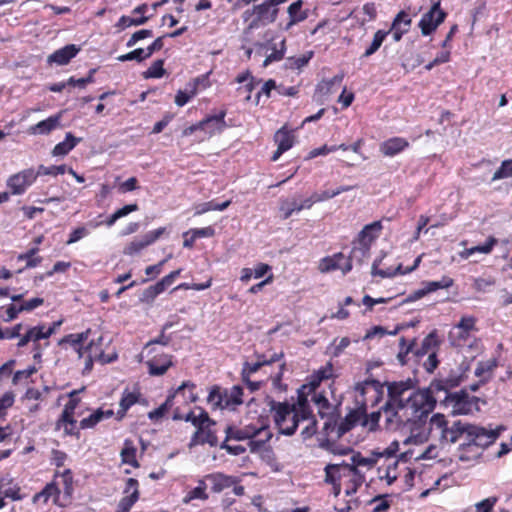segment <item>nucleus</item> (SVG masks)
Returning a JSON list of instances; mask_svg holds the SVG:
<instances>
[{"instance_id":"obj_39","label":"nucleus","mask_w":512,"mask_h":512,"mask_svg":"<svg viewBox=\"0 0 512 512\" xmlns=\"http://www.w3.org/2000/svg\"><path fill=\"white\" fill-rule=\"evenodd\" d=\"M378 458L379 457L374 454L372 457H364L360 452H354L350 458L351 463H348V467L358 471H363V468L371 470L377 464Z\"/></svg>"},{"instance_id":"obj_19","label":"nucleus","mask_w":512,"mask_h":512,"mask_svg":"<svg viewBox=\"0 0 512 512\" xmlns=\"http://www.w3.org/2000/svg\"><path fill=\"white\" fill-rule=\"evenodd\" d=\"M226 110H221L215 115H211L200 121L197 125H192L184 130L185 135H191L194 131L201 129L206 133L212 135L215 132H220L225 126Z\"/></svg>"},{"instance_id":"obj_45","label":"nucleus","mask_w":512,"mask_h":512,"mask_svg":"<svg viewBox=\"0 0 512 512\" xmlns=\"http://www.w3.org/2000/svg\"><path fill=\"white\" fill-rule=\"evenodd\" d=\"M80 140V138H76L72 133L68 132L65 139L54 147L52 151L53 156H65Z\"/></svg>"},{"instance_id":"obj_8","label":"nucleus","mask_w":512,"mask_h":512,"mask_svg":"<svg viewBox=\"0 0 512 512\" xmlns=\"http://www.w3.org/2000/svg\"><path fill=\"white\" fill-rule=\"evenodd\" d=\"M355 404L366 411L379 405L384 397V385L375 379H367L355 385Z\"/></svg>"},{"instance_id":"obj_48","label":"nucleus","mask_w":512,"mask_h":512,"mask_svg":"<svg viewBox=\"0 0 512 512\" xmlns=\"http://www.w3.org/2000/svg\"><path fill=\"white\" fill-rule=\"evenodd\" d=\"M280 217L284 220L292 216L294 212H300L298 200L296 198H283L279 202Z\"/></svg>"},{"instance_id":"obj_37","label":"nucleus","mask_w":512,"mask_h":512,"mask_svg":"<svg viewBox=\"0 0 512 512\" xmlns=\"http://www.w3.org/2000/svg\"><path fill=\"white\" fill-rule=\"evenodd\" d=\"M408 145L409 143L404 138L394 137L381 144V151L387 157H394L408 147Z\"/></svg>"},{"instance_id":"obj_6","label":"nucleus","mask_w":512,"mask_h":512,"mask_svg":"<svg viewBox=\"0 0 512 512\" xmlns=\"http://www.w3.org/2000/svg\"><path fill=\"white\" fill-rule=\"evenodd\" d=\"M430 433L437 436L442 444H452L462 435L467 436L468 425L461 421H454L451 425L443 414H435L430 419Z\"/></svg>"},{"instance_id":"obj_28","label":"nucleus","mask_w":512,"mask_h":512,"mask_svg":"<svg viewBox=\"0 0 512 512\" xmlns=\"http://www.w3.org/2000/svg\"><path fill=\"white\" fill-rule=\"evenodd\" d=\"M442 344L438 331L432 330L421 342V345L415 349L414 356L418 359L432 352H438Z\"/></svg>"},{"instance_id":"obj_16","label":"nucleus","mask_w":512,"mask_h":512,"mask_svg":"<svg viewBox=\"0 0 512 512\" xmlns=\"http://www.w3.org/2000/svg\"><path fill=\"white\" fill-rule=\"evenodd\" d=\"M446 16L447 13L440 7V1L434 3L430 10L422 15L419 21L422 35L428 36L434 32L444 22Z\"/></svg>"},{"instance_id":"obj_62","label":"nucleus","mask_w":512,"mask_h":512,"mask_svg":"<svg viewBox=\"0 0 512 512\" xmlns=\"http://www.w3.org/2000/svg\"><path fill=\"white\" fill-rule=\"evenodd\" d=\"M208 499H209L208 492L203 491L199 487H195L186 493V495L183 498V503L188 504L193 500L206 501Z\"/></svg>"},{"instance_id":"obj_50","label":"nucleus","mask_w":512,"mask_h":512,"mask_svg":"<svg viewBox=\"0 0 512 512\" xmlns=\"http://www.w3.org/2000/svg\"><path fill=\"white\" fill-rule=\"evenodd\" d=\"M39 248L33 247L27 250L25 253H21L17 256L19 262L25 261L24 268H35L42 262V257L38 256Z\"/></svg>"},{"instance_id":"obj_13","label":"nucleus","mask_w":512,"mask_h":512,"mask_svg":"<svg viewBox=\"0 0 512 512\" xmlns=\"http://www.w3.org/2000/svg\"><path fill=\"white\" fill-rule=\"evenodd\" d=\"M334 377V367L331 362H327L324 366H321L318 370H315L307 379V382L303 384L297 391L302 396L308 398L311 392L317 390L320 384Z\"/></svg>"},{"instance_id":"obj_4","label":"nucleus","mask_w":512,"mask_h":512,"mask_svg":"<svg viewBox=\"0 0 512 512\" xmlns=\"http://www.w3.org/2000/svg\"><path fill=\"white\" fill-rule=\"evenodd\" d=\"M355 426L352 422L347 421V417L340 421V423H332V417L324 424L325 438L321 439L320 447L335 455H347L352 450L346 445L340 443L338 440L350 431Z\"/></svg>"},{"instance_id":"obj_47","label":"nucleus","mask_w":512,"mask_h":512,"mask_svg":"<svg viewBox=\"0 0 512 512\" xmlns=\"http://www.w3.org/2000/svg\"><path fill=\"white\" fill-rule=\"evenodd\" d=\"M216 422L213 420V423H207L206 426H204L202 432L199 433V436L193 435V440H196L200 443H207L212 447H215L218 445V438L216 436L215 431L212 429L213 426H215Z\"/></svg>"},{"instance_id":"obj_9","label":"nucleus","mask_w":512,"mask_h":512,"mask_svg":"<svg viewBox=\"0 0 512 512\" xmlns=\"http://www.w3.org/2000/svg\"><path fill=\"white\" fill-rule=\"evenodd\" d=\"M398 450V443L393 442L383 452H374L377 457H386L384 463L377 469L378 477L380 480H385L388 485H392L400 476L402 472V462L404 454L401 455V459H394V454Z\"/></svg>"},{"instance_id":"obj_33","label":"nucleus","mask_w":512,"mask_h":512,"mask_svg":"<svg viewBox=\"0 0 512 512\" xmlns=\"http://www.w3.org/2000/svg\"><path fill=\"white\" fill-rule=\"evenodd\" d=\"M114 416V411L112 409L104 410L103 408H98L94 410L88 417L83 418L79 422V428L82 430L94 428L98 423L105 419H109Z\"/></svg>"},{"instance_id":"obj_53","label":"nucleus","mask_w":512,"mask_h":512,"mask_svg":"<svg viewBox=\"0 0 512 512\" xmlns=\"http://www.w3.org/2000/svg\"><path fill=\"white\" fill-rule=\"evenodd\" d=\"M149 18V16H138L132 14L131 16L123 15L119 18L118 22L116 23V27L124 30L131 26H140L145 24L149 20Z\"/></svg>"},{"instance_id":"obj_23","label":"nucleus","mask_w":512,"mask_h":512,"mask_svg":"<svg viewBox=\"0 0 512 512\" xmlns=\"http://www.w3.org/2000/svg\"><path fill=\"white\" fill-rule=\"evenodd\" d=\"M55 430H63L64 436H73L77 439L80 437L79 424L75 419V413L62 411L61 415L55 422Z\"/></svg>"},{"instance_id":"obj_12","label":"nucleus","mask_w":512,"mask_h":512,"mask_svg":"<svg viewBox=\"0 0 512 512\" xmlns=\"http://www.w3.org/2000/svg\"><path fill=\"white\" fill-rule=\"evenodd\" d=\"M172 418L176 421L184 420L185 422H190L196 428L195 436H199V433L202 432L207 423H213L208 412L199 406H196L188 413H182L180 408L177 407L174 409Z\"/></svg>"},{"instance_id":"obj_51","label":"nucleus","mask_w":512,"mask_h":512,"mask_svg":"<svg viewBox=\"0 0 512 512\" xmlns=\"http://www.w3.org/2000/svg\"><path fill=\"white\" fill-rule=\"evenodd\" d=\"M311 400L315 403L318 408V414L324 418L331 413L332 405L323 393H317L316 390L311 392Z\"/></svg>"},{"instance_id":"obj_44","label":"nucleus","mask_w":512,"mask_h":512,"mask_svg":"<svg viewBox=\"0 0 512 512\" xmlns=\"http://www.w3.org/2000/svg\"><path fill=\"white\" fill-rule=\"evenodd\" d=\"M12 302H19V309L22 312H31L39 306L43 305L44 299L41 297H34L29 300L24 299V294H16L10 296Z\"/></svg>"},{"instance_id":"obj_21","label":"nucleus","mask_w":512,"mask_h":512,"mask_svg":"<svg viewBox=\"0 0 512 512\" xmlns=\"http://www.w3.org/2000/svg\"><path fill=\"white\" fill-rule=\"evenodd\" d=\"M446 399L450 401L453 407V411L457 414H469L472 412L473 407L476 405L478 398L470 396L466 391L461 390L459 392L449 394Z\"/></svg>"},{"instance_id":"obj_17","label":"nucleus","mask_w":512,"mask_h":512,"mask_svg":"<svg viewBox=\"0 0 512 512\" xmlns=\"http://www.w3.org/2000/svg\"><path fill=\"white\" fill-rule=\"evenodd\" d=\"M476 318L464 316L449 333V339L454 346H463L470 337L472 331L476 330Z\"/></svg>"},{"instance_id":"obj_55","label":"nucleus","mask_w":512,"mask_h":512,"mask_svg":"<svg viewBox=\"0 0 512 512\" xmlns=\"http://www.w3.org/2000/svg\"><path fill=\"white\" fill-rule=\"evenodd\" d=\"M390 33V31L385 30H378L373 37V40L369 47L365 50L362 57L368 58L372 56L374 53L378 51V49L381 47L382 43L386 39L387 35Z\"/></svg>"},{"instance_id":"obj_18","label":"nucleus","mask_w":512,"mask_h":512,"mask_svg":"<svg viewBox=\"0 0 512 512\" xmlns=\"http://www.w3.org/2000/svg\"><path fill=\"white\" fill-rule=\"evenodd\" d=\"M38 172L33 169H26L9 177L7 187L10 194L21 195L28 187H30L37 179Z\"/></svg>"},{"instance_id":"obj_38","label":"nucleus","mask_w":512,"mask_h":512,"mask_svg":"<svg viewBox=\"0 0 512 512\" xmlns=\"http://www.w3.org/2000/svg\"><path fill=\"white\" fill-rule=\"evenodd\" d=\"M61 117L62 113L60 112L58 114L48 117L45 120L38 122L36 125L31 127L32 133L40 135L50 133L52 130L56 129L60 125Z\"/></svg>"},{"instance_id":"obj_15","label":"nucleus","mask_w":512,"mask_h":512,"mask_svg":"<svg viewBox=\"0 0 512 512\" xmlns=\"http://www.w3.org/2000/svg\"><path fill=\"white\" fill-rule=\"evenodd\" d=\"M166 232L165 227H159L155 230L149 231L141 237L134 238L127 243L123 248V254L127 256H135L143 251L148 246L156 242Z\"/></svg>"},{"instance_id":"obj_22","label":"nucleus","mask_w":512,"mask_h":512,"mask_svg":"<svg viewBox=\"0 0 512 512\" xmlns=\"http://www.w3.org/2000/svg\"><path fill=\"white\" fill-rule=\"evenodd\" d=\"M123 493L125 494L118 503L116 512H129L140 496L139 482L135 478L126 480Z\"/></svg>"},{"instance_id":"obj_43","label":"nucleus","mask_w":512,"mask_h":512,"mask_svg":"<svg viewBox=\"0 0 512 512\" xmlns=\"http://www.w3.org/2000/svg\"><path fill=\"white\" fill-rule=\"evenodd\" d=\"M224 406L234 408L243 403V388L239 385L233 386L231 389H223Z\"/></svg>"},{"instance_id":"obj_25","label":"nucleus","mask_w":512,"mask_h":512,"mask_svg":"<svg viewBox=\"0 0 512 512\" xmlns=\"http://www.w3.org/2000/svg\"><path fill=\"white\" fill-rule=\"evenodd\" d=\"M206 479L209 480L210 489L213 493H221L225 489L231 488L233 485L239 483L237 477L226 475L222 472L206 474Z\"/></svg>"},{"instance_id":"obj_41","label":"nucleus","mask_w":512,"mask_h":512,"mask_svg":"<svg viewBox=\"0 0 512 512\" xmlns=\"http://www.w3.org/2000/svg\"><path fill=\"white\" fill-rule=\"evenodd\" d=\"M358 147H359L358 143L351 146V148L354 151H357ZM349 148H350V146H347L345 144H341L339 146L325 144L321 147L314 148V149L310 150L308 155L304 158V160H311V159L319 157V156H327V155H329V153L334 152L339 149L346 151Z\"/></svg>"},{"instance_id":"obj_24","label":"nucleus","mask_w":512,"mask_h":512,"mask_svg":"<svg viewBox=\"0 0 512 512\" xmlns=\"http://www.w3.org/2000/svg\"><path fill=\"white\" fill-rule=\"evenodd\" d=\"M353 265L351 260H346L344 255L339 252L333 256H327L320 262V270L322 272H329L336 269H340L343 274H347L352 270Z\"/></svg>"},{"instance_id":"obj_52","label":"nucleus","mask_w":512,"mask_h":512,"mask_svg":"<svg viewBox=\"0 0 512 512\" xmlns=\"http://www.w3.org/2000/svg\"><path fill=\"white\" fill-rule=\"evenodd\" d=\"M231 203H232L231 200H227L223 203H216L215 200L204 202V203H201V204H198L195 206L194 215H196V216L202 215V214L212 211V210L223 211V210L227 209Z\"/></svg>"},{"instance_id":"obj_54","label":"nucleus","mask_w":512,"mask_h":512,"mask_svg":"<svg viewBox=\"0 0 512 512\" xmlns=\"http://www.w3.org/2000/svg\"><path fill=\"white\" fill-rule=\"evenodd\" d=\"M369 256L370 248L367 247V244L360 245L354 242L351 253L346 260H351V263L356 261L358 264H362Z\"/></svg>"},{"instance_id":"obj_3","label":"nucleus","mask_w":512,"mask_h":512,"mask_svg":"<svg viewBox=\"0 0 512 512\" xmlns=\"http://www.w3.org/2000/svg\"><path fill=\"white\" fill-rule=\"evenodd\" d=\"M226 440H248L247 446L252 453H258L265 449L273 434L269 426L260 424H248L244 427L228 425L225 429Z\"/></svg>"},{"instance_id":"obj_42","label":"nucleus","mask_w":512,"mask_h":512,"mask_svg":"<svg viewBox=\"0 0 512 512\" xmlns=\"http://www.w3.org/2000/svg\"><path fill=\"white\" fill-rule=\"evenodd\" d=\"M54 480L62 486V492L71 497L74 491L73 487V473L71 469H65L63 472L56 471L54 474Z\"/></svg>"},{"instance_id":"obj_59","label":"nucleus","mask_w":512,"mask_h":512,"mask_svg":"<svg viewBox=\"0 0 512 512\" xmlns=\"http://www.w3.org/2000/svg\"><path fill=\"white\" fill-rule=\"evenodd\" d=\"M388 494L377 495L369 501V504L374 505L371 512H387L391 507V501Z\"/></svg>"},{"instance_id":"obj_14","label":"nucleus","mask_w":512,"mask_h":512,"mask_svg":"<svg viewBox=\"0 0 512 512\" xmlns=\"http://www.w3.org/2000/svg\"><path fill=\"white\" fill-rule=\"evenodd\" d=\"M348 463H329L324 467V483L331 486V494L338 497L342 491V481L345 477Z\"/></svg>"},{"instance_id":"obj_61","label":"nucleus","mask_w":512,"mask_h":512,"mask_svg":"<svg viewBox=\"0 0 512 512\" xmlns=\"http://www.w3.org/2000/svg\"><path fill=\"white\" fill-rule=\"evenodd\" d=\"M343 80V75H335L333 78L329 80H323L316 87V92L322 95H327L331 93V89L334 85L340 84Z\"/></svg>"},{"instance_id":"obj_29","label":"nucleus","mask_w":512,"mask_h":512,"mask_svg":"<svg viewBox=\"0 0 512 512\" xmlns=\"http://www.w3.org/2000/svg\"><path fill=\"white\" fill-rule=\"evenodd\" d=\"M344 492L346 496L355 494L362 484L365 482V475L363 471L354 470L347 466L345 477L343 478Z\"/></svg>"},{"instance_id":"obj_36","label":"nucleus","mask_w":512,"mask_h":512,"mask_svg":"<svg viewBox=\"0 0 512 512\" xmlns=\"http://www.w3.org/2000/svg\"><path fill=\"white\" fill-rule=\"evenodd\" d=\"M120 457L123 464H128L134 468L140 467V463L137 460V448L134 445L133 440L129 438L124 440Z\"/></svg>"},{"instance_id":"obj_27","label":"nucleus","mask_w":512,"mask_h":512,"mask_svg":"<svg viewBox=\"0 0 512 512\" xmlns=\"http://www.w3.org/2000/svg\"><path fill=\"white\" fill-rule=\"evenodd\" d=\"M274 141L277 144V150L274 152L271 160H277L284 152L292 148L295 142L294 131H289L282 127L275 133Z\"/></svg>"},{"instance_id":"obj_35","label":"nucleus","mask_w":512,"mask_h":512,"mask_svg":"<svg viewBox=\"0 0 512 512\" xmlns=\"http://www.w3.org/2000/svg\"><path fill=\"white\" fill-rule=\"evenodd\" d=\"M255 11L257 20H261L262 26H265L275 22L279 9L272 7V5L266 0L262 4L255 5Z\"/></svg>"},{"instance_id":"obj_2","label":"nucleus","mask_w":512,"mask_h":512,"mask_svg":"<svg viewBox=\"0 0 512 512\" xmlns=\"http://www.w3.org/2000/svg\"><path fill=\"white\" fill-rule=\"evenodd\" d=\"M271 412L279 432L284 435H293L300 422H308L302 429L304 439L310 438L316 433L317 422L307 397L297 393V401L293 404L288 402H271Z\"/></svg>"},{"instance_id":"obj_64","label":"nucleus","mask_w":512,"mask_h":512,"mask_svg":"<svg viewBox=\"0 0 512 512\" xmlns=\"http://www.w3.org/2000/svg\"><path fill=\"white\" fill-rule=\"evenodd\" d=\"M512 177V162H502L500 168H498L493 174L492 181L501 180Z\"/></svg>"},{"instance_id":"obj_31","label":"nucleus","mask_w":512,"mask_h":512,"mask_svg":"<svg viewBox=\"0 0 512 512\" xmlns=\"http://www.w3.org/2000/svg\"><path fill=\"white\" fill-rule=\"evenodd\" d=\"M141 397V393L138 390L130 391L129 389H125L122 392L120 402H119V409L115 415V419L117 421H121L125 418L127 411L136 403L139 402Z\"/></svg>"},{"instance_id":"obj_34","label":"nucleus","mask_w":512,"mask_h":512,"mask_svg":"<svg viewBox=\"0 0 512 512\" xmlns=\"http://www.w3.org/2000/svg\"><path fill=\"white\" fill-rule=\"evenodd\" d=\"M381 229L382 225L380 221L368 224L360 231L357 240L354 242L360 245L367 244V247L371 249V244L377 237L376 233H379Z\"/></svg>"},{"instance_id":"obj_20","label":"nucleus","mask_w":512,"mask_h":512,"mask_svg":"<svg viewBox=\"0 0 512 512\" xmlns=\"http://www.w3.org/2000/svg\"><path fill=\"white\" fill-rule=\"evenodd\" d=\"M148 356L150 357L145 364L151 376H162L174 365L173 356L170 354L156 351Z\"/></svg>"},{"instance_id":"obj_10","label":"nucleus","mask_w":512,"mask_h":512,"mask_svg":"<svg viewBox=\"0 0 512 512\" xmlns=\"http://www.w3.org/2000/svg\"><path fill=\"white\" fill-rule=\"evenodd\" d=\"M90 332L91 330L87 329L81 333L68 334L65 335L60 341V343L69 344L78 353L80 358L87 356L89 364L92 363L94 358L100 356L96 350L94 351V341L91 340L87 343Z\"/></svg>"},{"instance_id":"obj_5","label":"nucleus","mask_w":512,"mask_h":512,"mask_svg":"<svg viewBox=\"0 0 512 512\" xmlns=\"http://www.w3.org/2000/svg\"><path fill=\"white\" fill-rule=\"evenodd\" d=\"M61 322H54L50 326L39 324L27 329V331L20 337L17 347L21 348L28 343H32V354L35 361H40L42 353L45 348L50 345L49 338L55 333L56 328Z\"/></svg>"},{"instance_id":"obj_32","label":"nucleus","mask_w":512,"mask_h":512,"mask_svg":"<svg viewBox=\"0 0 512 512\" xmlns=\"http://www.w3.org/2000/svg\"><path fill=\"white\" fill-rule=\"evenodd\" d=\"M499 361L497 357H492L485 361H479L475 368L474 374L479 378L480 383L485 384L493 377V372L498 367Z\"/></svg>"},{"instance_id":"obj_58","label":"nucleus","mask_w":512,"mask_h":512,"mask_svg":"<svg viewBox=\"0 0 512 512\" xmlns=\"http://www.w3.org/2000/svg\"><path fill=\"white\" fill-rule=\"evenodd\" d=\"M498 239L494 236H489L484 244L476 245L471 248L466 249V254L473 255L475 253H483L489 254L492 252L493 248L497 245Z\"/></svg>"},{"instance_id":"obj_60","label":"nucleus","mask_w":512,"mask_h":512,"mask_svg":"<svg viewBox=\"0 0 512 512\" xmlns=\"http://www.w3.org/2000/svg\"><path fill=\"white\" fill-rule=\"evenodd\" d=\"M164 60L158 59L143 73L144 78H161L165 74Z\"/></svg>"},{"instance_id":"obj_40","label":"nucleus","mask_w":512,"mask_h":512,"mask_svg":"<svg viewBox=\"0 0 512 512\" xmlns=\"http://www.w3.org/2000/svg\"><path fill=\"white\" fill-rule=\"evenodd\" d=\"M61 493V489L59 488V484L53 480L52 482L46 484V486L38 493H36L33 497L34 502H43L47 503L48 500L53 497L54 502L56 503L59 495Z\"/></svg>"},{"instance_id":"obj_1","label":"nucleus","mask_w":512,"mask_h":512,"mask_svg":"<svg viewBox=\"0 0 512 512\" xmlns=\"http://www.w3.org/2000/svg\"><path fill=\"white\" fill-rule=\"evenodd\" d=\"M417 381L408 378L406 380L388 383V400L377 411L368 414L370 430H374L379 423L381 410L390 413L391 417H397L401 423L413 422L427 418L436 406V399L433 396L434 390H447L443 381L432 382L429 388L416 389Z\"/></svg>"},{"instance_id":"obj_63","label":"nucleus","mask_w":512,"mask_h":512,"mask_svg":"<svg viewBox=\"0 0 512 512\" xmlns=\"http://www.w3.org/2000/svg\"><path fill=\"white\" fill-rule=\"evenodd\" d=\"M497 502V496L485 498L474 505L475 512H492Z\"/></svg>"},{"instance_id":"obj_49","label":"nucleus","mask_w":512,"mask_h":512,"mask_svg":"<svg viewBox=\"0 0 512 512\" xmlns=\"http://www.w3.org/2000/svg\"><path fill=\"white\" fill-rule=\"evenodd\" d=\"M355 408L352 409L347 415V421L352 422L354 426L357 424H361L364 427H367L369 424L368 413L367 411L361 407L359 404H355Z\"/></svg>"},{"instance_id":"obj_46","label":"nucleus","mask_w":512,"mask_h":512,"mask_svg":"<svg viewBox=\"0 0 512 512\" xmlns=\"http://www.w3.org/2000/svg\"><path fill=\"white\" fill-rule=\"evenodd\" d=\"M381 263V259H375L373 264H372V269H371V274L373 276H380L382 278H390V277H393L395 275H405V274H408L409 272H405V268L403 267L402 264H399L395 269H386V270H383V269H379V265Z\"/></svg>"},{"instance_id":"obj_26","label":"nucleus","mask_w":512,"mask_h":512,"mask_svg":"<svg viewBox=\"0 0 512 512\" xmlns=\"http://www.w3.org/2000/svg\"><path fill=\"white\" fill-rule=\"evenodd\" d=\"M264 37L267 40V44H259V46L261 48L272 50V53L268 55L263 62V67H267L272 62L280 61L284 58L286 51V41L285 39H282L280 42V47L278 48L277 44L273 43L274 36L272 35L271 31H267Z\"/></svg>"},{"instance_id":"obj_57","label":"nucleus","mask_w":512,"mask_h":512,"mask_svg":"<svg viewBox=\"0 0 512 512\" xmlns=\"http://www.w3.org/2000/svg\"><path fill=\"white\" fill-rule=\"evenodd\" d=\"M427 294L439 289H448L454 285V280L449 276H443L439 281H428L423 283Z\"/></svg>"},{"instance_id":"obj_7","label":"nucleus","mask_w":512,"mask_h":512,"mask_svg":"<svg viewBox=\"0 0 512 512\" xmlns=\"http://www.w3.org/2000/svg\"><path fill=\"white\" fill-rule=\"evenodd\" d=\"M503 429L502 426L496 429H487L485 427L469 424L466 438L467 442L461 446L462 454L460 459H467L468 457L464 456V454L472 452L473 447L483 450L493 444Z\"/></svg>"},{"instance_id":"obj_11","label":"nucleus","mask_w":512,"mask_h":512,"mask_svg":"<svg viewBox=\"0 0 512 512\" xmlns=\"http://www.w3.org/2000/svg\"><path fill=\"white\" fill-rule=\"evenodd\" d=\"M186 388L189 389V397L187 402H196L198 400V395L195 392L196 384L191 381H184L176 390H174L167 396L164 403H162L158 408L148 413V418L151 421H158L159 419L163 418L165 414L168 412V410L173 407L174 399L180 393H184V390Z\"/></svg>"},{"instance_id":"obj_56","label":"nucleus","mask_w":512,"mask_h":512,"mask_svg":"<svg viewBox=\"0 0 512 512\" xmlns=\"http://www.w3.org/2000/svg\"><path fill=\"white\" fill-rule=\"evenodd\" d=\"M207 401L212 405L214 409H225L227 406H224V397H223V389L218 385H214L209 392L207 397Z\"/></svg>"},{"instance_id":"obj_30","label":"nucleus","mask_w":512,"mask_h":512,"mask_svg":"<svg viewBox=\"0 0 512 512\" xmlns=\"http://www.w3.org/2000/svg\"><path fill=\"white\" fill-rule=\"evenodd\" d=\"M80 51L75 44H68L50 54L47 58L49 64L55 63L59 66L67 65Z\"/></svg>"}]
</instances>
